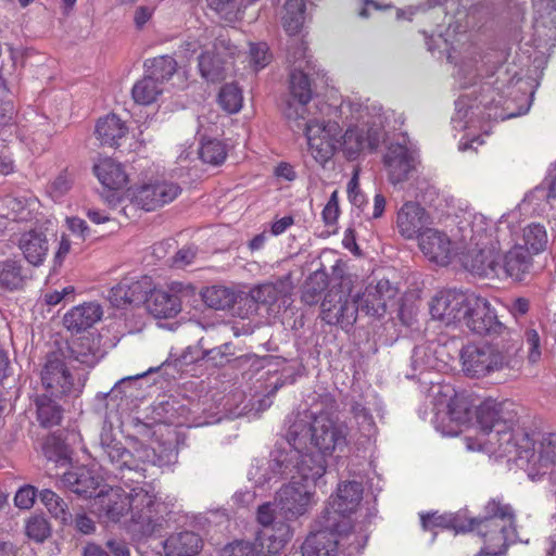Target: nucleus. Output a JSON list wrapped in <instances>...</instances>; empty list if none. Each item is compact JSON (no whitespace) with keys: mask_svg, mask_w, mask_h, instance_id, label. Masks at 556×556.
Returning <instances> with one entry per match:
<instances>
[{"mask_svg":"<svg viewBox=\"0 0 556 556\" xmlns=\"http://www.w3.org/2000/svg\"><path fill=\"white\" fill-rule=\"evenodd\" d=\"M501 240L507 235L514 236L513 240H519L525 251L529 252L532 256L544 252L548 247V235L544 225L540 223H530L517 232L510 229L503 230Z\"/></svg>","mask_w":556,"mask_h":556,"instance_id":"obj_26","label":"nucleus"},{"mask_svg":"<svg viewBox=\"0 0 556 556\" xmlns=\"http://www.w3.org/2000/svg\"><path fill=\"white\" fill-rule=\"evenodd\" d=\"M291 527L287 522H277L258 533V543L263 552L276 555L285 548L292 538Z\"/></svg>","mask_w":556,"mask_h":556,"instance_id":"obj_31","label":"nucleus"},{"mask_svg":"<svg viewBox=\"0 0 556 556\" xmlns=\"http://www.w3.org/2000/svg\"><path fill=\"white\" fill-rule=\"evenodd\" d=\"M380 129L377 127H349L342 136L341 147L348 159L354 160L364 150H375L380 142Z\"/></svg>","mask_w":556,"mask_h":556,"instance_id":"obj_21","label":"nucleus"},{"mask_svg":"<svg viewBox=\"0 0 556 556\" xmlns=\"http://www.w3.org/2000/svg\"><path fill=\"white\" fill-rule=\"evenodd\" d=\"M283 29L290 35L299 34L305 21V1L287 0L283 5L281 17Z\"/></svg>","mask_w":556,"mask_h":556,"instance_id":"obj_40","label":"nucleus"},{"mask_svg":"<svg viewBox=\"0 0 556 556\" xmlns=\"http://www.w3.org/2000/svg\"><path fill=\"white\" fill-rule=\"evenodd\" d=\"M502 229L475 230L469 247L460 253L462 266L472 275L479 277H498V253L503 249Z\"/></svg>","mask_w":556,"mask_h":556,"instance_id":"obj_9","label":"nucleus"},{"mask_svg":"<svg viewBox=\"0 0 556 556\" xmlns=\"http://www.w3.org/2000/svg\"><path fill=\"white\" fill-rule=\"evenodd\" d=\"M526 341L529 345V358L532 362H535L536 358L540 357L541 351H540V336L536 330L529 329L526 331Z\"/></svg>","mask_w":556,"mask_h":556,"instance_id":"obj_64","label":"nucleus"},{"mask_svg":"<svg viewBox=\"0 0 556 556\" xmlns=\"http://www.w3.org/2000/svg\"><path fill=\"white\" fill-rule=\"evenodd\" d=\"M181 193L178 184L157 180L144 184L131 191L132 202L147 212L154 211L174 201Z\"/></svg>","mask_w":556,"mask_h":556,"instance_id":"obj_15","label":"nucleus"},{"mask_svg":"<svg viewBox=\"0 0 556 556\" xmlns=\"http://www.w3.org/2000/svg\"><path fill=\"white\" fill-rule=\"evenodd\" d=\"M37 420L43 428L59 426L63 419V408L48 393L37 395L35 399Z\"/></svg>","mask_w":556,"mask_h":556,"instance_id":"obj_37","label":"nucleus"},{"mask_svg":"<svg viewBox=\"0 0 556 556\" xmlns=\"http://www.w3.org/2000/svg\"><path fill=\"white\" fill-rule=\"evenodd\" d=\"M41 503L47 507L53 518L62 525H68L71 513L66 502L50 489H45L39 493Z\"/></svg>","mask_w":556,"mask_h":556,"instance_id":"obj_45","label":"nucleus"},{"mask_svg":"<svg viewBox=\"0 0 556 556\" xmlns=\"http://www.w3.org/2000/svg\"><path fill=\"white\" fill-rule=\"evenodd\" d=\"M462 320L479 336L500 334L505 329L486 299L480 296H468Z\"/></svg>","mask_w":556,"mask_h":556,"instance_id":"obj_14","label":"nucleus"},{"mask_svg":"<svg viewBox=\"0 0 556 556\" xmlns=\"http://www.w3.org/2000/svg\"><path fill=\"white\" fill-rule=\"evenodd\" d=\"M242 91L236 84H226L218 93L219 105L228 113H237L242 106Z\"/></svg>","mask_w":556,"mask_h":556,"instance_id":"obj_47","label":"nucleus"},{"mask_svg":"<svg viewBox=\"0 0 556 556\" xmlns=\"http://www.w3.org/2000/svg\"><path fill=\"white\" fill-rule=\"evenodd\" d=\"M419 239V248L433 263L446 266L451 261L452 242L443 231L429 228L425 229Z\"/></svg>","mask_w":556,"mask_h":556,"instance_id":"obj_24","label":"nucleus"},{"mask_svg":"<svg viewBox=\"0 0 556 556\" xmlns=\"http://www.w3.org/2000/svg\"><path fill=\"white\" fill-rule=\"evenodd\" d=\"M103 316V309L97 302H85L74 306L63 317L64 326L73 332H81L91 328Z\"/></svg>","mask_w":556,"mask_h":556,"instance_id":"obj_27","label":"nucleus"},{"mask_svg":"<svg viewBox=\"0 0 556 556\" xmlns=\"http://www.w3.org/2000/svg\"><path fill=\"white\" fill-rule=\"evenodd\" d=\"M62 483L73 493L91 497L99 486V479L89 469L78 467L66 471L62 477Z\"/></svg>","mask_w":556,"mask_h":556,"instance_id":"obj_30","label":"nucleus"},{"mask_svg":"<svg viewBox=\"0 0 556 556\" xmlns=\"http://www.w3.org/2000/svg\"><path fill=\"white\" fill-rule=\"evenodd\" d=\"M206 5L227 23L240 20V5L238 0H205Z\"/></svg>","mask_w":556,"mask_h":556,"instance_id":"obj_49","label":"nucleus"},{"mask_svg":"<svg viewBox=\"0 0 556 556\" xmlns=\"http://www.w3.org/2000/svg\"><path fill=\"white\" fill-rule=\"evenodd\" d=\"M162 92L163 86L149 74L138 80L131 89L132 99L136 103L142 105L155 102Z\"/></svg>","mask_w":556,"mask_h":556,"instance_id":"obj_41","label":"nucleus"},{"mask_svg":"<svg viewBox=\"0 0 556 556\" xmlns=\"http://www.w3.org/2000/svg\"><path fill=\"white\" fill-rule=\"evenodd\" d=\"M485 516L483 518H471L468 521H475L473 530L484 538L485 546L478 556H500L505 553L507 542L514 532L515 515L508 504L498 500H491L484 507Z\"/></svg>","mask_w":556,"mask_h":556,"instance_id":"obj_8","label":"nucleus"},{"mask_svg":"<svg viewBox=\"0 0 556 556\" xmlns=\"http://www.w3.org/2000/svg\"><path fill=\"white\" fill-rule=\"evenodd\" d=\"M18 248L28 263L39 266L46 260L49 242L42 231L29 230L21 236Z\"/></svg>","mask_w":556,"mask_h":556,"instance_id":"obj_29","label":"nucleus"},{"mask_svg":"<svg viewBox=\"0 0 556 556\" xmlns=\"http://www.w3.org/2000/svg\"><path fill=\"white\" fill-rule=\"evenodd\" d=\"M233 345L231 343H225L217 348L207 350L204 353V357L211 361L215 366L222 367L229 362V356H232Z\"/></svg>","mask_w":556,"mask_h":556,"instance_id":"obj_51","label":"nucleus"},{"mask_svg":"<svg viewBox=\"0 0 556 556\" xmlns=\"http://www.w3.org/2000/svg\"><path fill=\"white\" fill-rule=\"evenodd\" d=\"M201 296L206 306L216 311L230 308L236 301L235 292L224 286L207 287Z\"/></svg>","mask_w":556,"mask_h":556,"instance_id":"obj_42","label":"nucleus"},{"mask_svg":"<svg viewBox=\"0 0 556 556\" xmlns=\"http://www.w3.org/2000/svg\"><path fill=\"white\" fill-rule=\"evenodd\" d=\"M255 547L247 541H235L227 544L219 553V556H254Z\"/></svg>","mask_w":556,"mask_h":556,"instance_id":"obj_53","label":"nucleus"},{"mask_svg":"<svg viewBox=\"0 0 556 556\" xmlns=\"http://www.w3.org/2000/svg\"><path fill=\"white\" fill-rule=\"evenodd\" d=\"M45 455L50 460H66L64 444L55 438L48 439L43 446Z\"/></svg>","mask_w":556,"mask_h":556,"instance_id":"obj_59","label":"nucleus"},{"mask_svg":"<svg viewBox=\"0 0 556 556\" xmlns=\"http://www.w3.org/2000/svg\"><path fill=\"white\" fill-rule=\"evenodd\" d=\"M326 473L323 457L276 446L264 466L249 471L250 480L264 486L273 479H289L276 493V505L286 520L305 515L314 504L315 488Z\"/></svg>","mask_w":556,"mask_h":556,"instance_id":"obj_1","label":"nucleus"},{"mask_svg":"<svg viewBox=\"0 0 556 556\" xmlns=\"http://www.w3.org/2000/svg\"><path fill=\"white\" fill-rule=\"evenodd\" d=\"M197 250L192 247H185L176 252L173 257V266L182 268L187 265L192 264L195 258Z\"/></svg>","mask_w":556,"mask_h":556,"instance_id":"obj_62","label":"nucleus"},{"mask_svg":"<svg viewBox=\"0 0 556 556\" xmlns=\"http://www.w3.org/2000/svg\"><path fill=\"white\" fill-rule=\"evenodd\" d=\"M289 89L290 98L286 101L283 115L294 132H304L308 150L316 162L325 164L336 151L338 141L333 135L338 125L308 117L306 105L312 100L313 90L308 75L301 65L291 72Z\"/></svg>","mask_w":556,"mask_h":556,"instance_id":"obj_3","label":"nucleus"},{"mask_svg":"<svg viewBox=\"0 0 556 556\" xmlns=\"http://www.w3.org/2000/svg\"><path fill=\"white\" fill-rule=\"evenodd\" d=\"M213 39L211 48L205 49L199 56L201 76L207 81L224 79L227 65L238 53V47L231 41L227 30L219 29L218 34L210 33Z\"/></svg>","mask_w":556,"mask_h":556,"instance_id":"obj_12","label":"nucleus"},{"mask_svg":"<svg viewBox=\"0 0 556 556\" xmlns=\"http://www.w3.org/2000/svg\"><path fill=\"white\" fill-rule=\"evenodd\" d=\"M65 359L66 355L61 349L49 352L40 372L42 388L50 396L55 399L77 395L81 391L83 386L75 382Z\"/></svg>","mask_w":556,"mask_h":556,"instance_id":"obj_11","label":"nucleus"},{"mask_svg":"<svg viewBox=\"0 0 556 556\" xmlns=\"http://www.w3.org/2000/svg\"><path fill=\"white\" fill-rule=\"evenodd\" d=\"M359 306L355 294L344 283L331 287L320 304V318L328 325L349 330L357 319Z\"/></svg>","mask_w":556,"mask_h":556,"instance_id":"obj_10","label":"nucleus"},{"mask_svg":"<svg viewBox=\"0 0 556 556\" xmlns=\"http://www.w3.org/2000/svg\"><path fill=\"white\" fill-rule=\"evenodd\" d=\"M275 509L271 503H264L257 509V521L263 526V529L275 526L278 521L274 517Z\"/></svg>","mask_w":556,"mask_h":556,"instance_id":"obj_63","label":"nucleus"},{"mask_svg":"<svg viewBox=\"0 0 556 556\" xmlns=\"http://www.w3.org/2000/svg\"><path fill=\"white\" fill-rule=\"evenodd\" d=\"M127 132V126L115 114L100 118L96 125V135L101 146L116 147Z\"/></svg>","mask_w":556,"mask_h":556,"instance_id":"obj_35","label":"nucleus"},{"mask_svg":"<svg viewBox=\"0 0 556 556\" xmlns=\"http://www.w3.org/2000/svg\"><path fill=\"white\" fill-rule=\"evenodd\" d=\"M68 525H73L74 529L84 535L92 534L97 529L94 520L86 513H77L74 517L71 515Z\"/></svg>","mask_w":556,"mask_h":556,"instance_id":"obj_56","label":"nucleus"},{"mask_svg":"<svg viewBox=\"0 0 556 556\" xmlns=\"http://www.w3.org/2000/svg\"><path fill=\"white\" fill-rule=\"evenodd\" d=\"M25 532L36 543H43L51 535V526L43 516L35 515L26 521Z\"/></svg>","mask_w":556,"mask_h":556,"instance_id":"obj_50","label":"nucleus"},{"mask_svg":"<svg viewBox=\"0 0 556 556\" xmlns=\"http://www.w3.org/2000/svg\"><path fill=\"white\" fill-rule=\"evenodd\" d=\"M68 357L87 367H93L102 357V351L93 337L86 336L73 341L68 346Z\"/></svg>","mask_w":556,"mask_h":556,"instance_id":"obj_36","label":"nucleus"},{"mask_svg":"<svg viewBox=\"0 0 556 556\" xmlns=\"http://www.w3.org/2000/svg\"><path fill=\"white\" fill-rule=\"evenodd\" d=\"M184 290L182 285L175 282L169 290L153 289L144 298L148 312L155 318H173L181 311V299L179 293Z\"/></svg>","mask_w":556,"mask_h":556,"instance_id":"obj_20","label":"nucleus"},{"mask_svg":"<svg viewBox=\"0 0 556 556\" xmlns=\"http://www.w3.org/2000/svg\"><path fill=\"white\" fill-rule=\"evenodd\" d=\"M424 530L434 528L452 529L456 533L467 532L473 529L475 521L463 520L459 515H438L437 513L420 516Z\"/></svg>","mask_w":556,"mask_h":556,"instance_id":"obj_38","label":"nucleus"},{"mask_svg":"<svg viewBox=\"0 0 556 556\" xmlns=\"http://www.w3.org/2000/svg\"><path fill=\"white\" fill-rule=\"evenodd\" d=\"M203 547V540L197 532L179 531L172 533L164 542L166 556H194Z\"/></svg>","mask_w":556,"mask_h":556,"instance_id":"obj_28","label":"nucleus"},{"mask_svg":"<svg viewBox=\"0 0 556 556\" xmlns=\"http://www.w3.org/2000/svg\"><path fill=\"white\" fill-rule=\"evenodd\" d=\"M128 438L134 442V452L115 438L112 429H102L97 446V457L102 468L121 479L125 477L126 471L135 472L138 478H146L144 472L149 465L162 467L169 462L154 448L141 443L138 438Z\"/></svg>","mask_w":556,"mask_h":556,"instance_id":"obj_6","label":"nucleus"},{"mask_svg":"<svg viewBox=\"0 0 556 556\" xmlns=\"http://www.w3.org/2000/svg\"><path fill=\"white\" fill-rule=\"evenodd\" d=\"M532 268V255L522 249L519 240H515L514 245L503 255L502 264L498 263V271L503 270L514 281L526 280Z\"/></svg>","mask_w":556,"mask_h":556,"instance_id":"obj_23","label":"nucleus"},{"mask_svg":"<svg viewBox=\"0 0 556 556\" xmlns=\"http://www.w3.org/2000/svg\"><path fill=\"white\" fill-rule=\"evenodd\" d=\"M328 287V276L323 270L311 274L302 287L301 300L306 305H315Z\"/></svg>","mask_w":556,"mask_h":556,"instance_id":"obj_43","label":"nucleus"},{"mask_svg":"<svg viewBox=\"0 0 556 556\" xmlns=\"http://www.w3.org/2000/svg\"><path fill=\"white\" fill-rule=\"evenodd\" d=\"M147 290L142 283L132 279H124L109 292V300L113 306L119 308L128 304H138L144 301Z\"/></svg>","mask_w":556,"mask_h":556,"instance_id":"obj_32","label":"nucleus"},{"mask_svg":"<svg viewBox=\"0 0 556 556\" xmlns=\"http://www.w3.org/2000/svg\"><path fill=\"white\" fill-rule=\"evenodd\" d=\"M351 412L359 428L370 433L375 427L374 418L370 412L361 403H354L352 405Z\"/></svg>","mask_w":556,"mask_h":556,"instance_id":"obj_54","label":"nucleus"},{"mask_svg":"<svg viewBox=\"0 0 556 556\" xmlns=\"http://www.w3.org/2000/svg\"><path fill=\"white\" fill-rule=\"evenodd\" d=\"M93 173L104 187L122 189L127 184V175L121 163L111 157L100 159L93 166Z\"/></svg>","mask_w":556,"mask_h":556,"instance_id":"obj_34","label":"nucleus"},{"mask_svg":"<svg viewBox=\"0 0 556 556\" xmlns=\"http://www.w3.org/2000/svg\"><path fill=\"white\" fill-rule=\"evenodd\" d=\"M292 282L290 275L277 278L275 281H268L254 287L250 291L251 299L264 306H273L282 301L285 304L291 294Z\"/></svg>","mask_w":556,"mask_h":556,"instance_id":"obj_25","label":"nucleus"},{"mask_svg":"<svg viewBox=\"0 0 556 556\" xmlns=\"http://www.w3.org/2000/svg\"><path fill=\"white\" fill-rule=\"evenodd\" d=\"M479 438L466 437L470 451H483L496 457L529 462L534 456L530 434L519 426L513 403L488 399L476 407Z\"/></svg>","mask_w":556,"mask_h":556,"instance_id":"obj_2","label":"nucleus"},{"mask_svg":"<svg viewBox=\"0 0 556 556\" xmlns=\"http://www.w3.org/2000/svg\"><path fill=\"white\" fill-rule=\"evenodd\" d=\"M165 506L144 488H134L129 494L112 492L102 505L105 517L117 522L130 510L131 529L142 536H151L163 530Z\"/></svg>","mask_w":556,"mask_h":556,"instance_id":"obj_5","label":"nucleus"},{"mask_svg":"<svg viewBox=\"0 0 556 556\" xmlns=\"http://www.w3.org/2000/svg\"><path fill=\"white\" fill-rule=\"evenodd\" d=\"M519 343L508 346L500 343L467 344L460 351L463 371L468 377L482 378L520 364Z\"/></svg>","mask_w":556,"mask_h":556,"instance_id":"obj_7","label":"nucleus"},{"mask_svg":"<svg viewBox=\"0 0 556 556\" xmlns=\"http://www.w3.org/2000/svg\"><path fill=\"white\" fill-rule=\"evenodd\" d=\"M271 55L268 52V47L264 42L253 43L250 47V60L255 70L264 68L270 62Z\"/></svg>","mask_w":556,"mask_h":556,"instance_id":"obj_52","label":"nucleus"},{"mask_svg":"<svg viewBox=\"0 0 556 556\" xmlns=\"http://www.w3.org/2000/svg\"><path fill=\"white\" fill-rule=\"evenodd\" d=\"M383 164L391 184H400L409 178L416 167V159L406 144L392 142L383 155Z\"/></svg>","mask_w":556,"mask_h":556,"instance_id":"obj_19","label":"nucleus"},{"mask_svg":"<svg viewBox=\"0 0 556 556\" xmlns=\"http://www.w3.org/2000/svg\"><path fill=\"white\" fill-rule=\"evenodd\" d=\"M533 443L534 456L529 462H522V459H511L510 462L516 463L519 467L528 465L540 467H547L556 462V433H545L541 435L540 440H535L530 437Z\"/></svg>","mask_w":556,"mask_h":556,"instance_id":"obj_33","label":"nucleus"},{"mask_svg":"<svg viewBox=\"0 0 556 556\" xmlns=\"http://www.w3.org/2000/svg\"><path fill=\"white\" fill-rule=\"evenodd\" d=\"M27 275L21 261L7 258L0 261V288L14 291L23 288Z\"/></svg>","mask_w":556,"mask_h":556,"instance_id":"obj_39","label":"nucleus"},{"mask_svg":"<svg viewBox=\"0 0 556 556\" xmlns=\"http://www.w3.org/2000/svg\"><path fill=\"white\" fill-rule=\"evenodd\" d=\"M346 435V427L327 415H318L312 421L296 415L287 430V446L280 447L323 457L326 462L327 456L344 451L348 445Z\"/></svg>","mask_w":556,"mask_h":556,"instance_id":"obj_4","label":"nucleus"},{"mask_svg":"<svg viewBox=\"0 0 556 556\" xmlns=\"http://www.w3.org/2000/svg\"><path fill=\"white\" fill-rule=\"evenodd\" d=\"M399 290L388 279H380L376 283L370 282L362 294L356 293L361 312L370 316H382L387 306L392 302Z\"/></svg>","mask_w":556,"mask_h":556,"instance_id":"obj_16","label":"nucleus"},{"mask_svg":"<svg viewBox=\"0 0 556 556\" xmlns=\"http://www.w3.org/2000/svg\"><path fill=\"white\" fill-rule=\"evenodd\" d=\"M199 155L204 163L219 165L226 160L227 152L219 140L208 139L201 143Z\"/></svg>","mask_w":556,"mask_h":556,"instance_id":"obj_48","label":"nucleus"},{"mask_svg":"<svg viewBox=\"0 0 556 556\" xmlns=\"http://www.w3.org/2000/svg\"><path fill=\"white\" fill-rule=\"evenodd\" d=\"M446 416L456 427L466 425L471 419V402L468 396L455 394L447 403Z\"/></svg>","mask_w":556,"mask_h":556,"instance_id":"obj_44","label":"nucleus"},{"mask_svg":"<svg viewBox=\"0 0 556 556\" xmlns=\"http://www.w3.org/2000/svg\"><path fill=\"white\" fill-rule=\"evenodd\" d=\"M144 65L148 67V74L153 76L162 86L165 81L169 80L177 71V62L169 55L148 60Z\"/></svg>","mask_w":556,"mask_h":556,"instance_id":"obj_46","label":"nucleus"},{"mask_svg":"<svg viewBox=\"0 0 556 556\" xmlns=\"http://www.w3.org/2000/svg\"><path fill=\"white\" fill-rule=\"evenodd\" d=\"M66 223L72 233L76 235L81 241L91 237V230L84 219L79 217H68Z\"/></svg>","mask_w":556,"mask_h":556,"instance_id":"obj_61","label":"nucleus"},{"mask_svg":"<svg viewBox=\"0 0 556 556\" xmlns=\"http://www.w3.org/2000/svg\"><path fill=\"white\" fill-rule=\"evenodd\" d=\"M428 224H430L429 215L416 202H406L397 212L396 226L405 239L419 238L425 229H429Z\"/></svg>","mask_w":556,"mask_h":556,"instance_id":"obj_22","label":"nucleus"},{"mask_svg":"<svg viewBox=\"0 0 556 556\" xmlns=\"http://www.w3.org/2000/svg\"><path fill=\"white\" fill-rule=\"evenodd\" d=\"M208 36L210 34H205L198 39L189 38L185 40L179 47L180 52L186 58H189L197 53L200 49H207Z\"/></svg>","mask_w":556,"mask_h":556,"instance_id":"obj_58","label":"nucleus"},{"mask_svg":"<svg viewBox=\"0 0 556 556\" xmlns=\"http://www.w3.org/2000/svg\"><path fill=\"white\" fill-rule=\"evenodd\" d=\"M340 516L321 513L313 531L301 546L302 556H337L339 536L348 529L340 526Z\"/></svg>","mask_w":556,"mask_h":556,"instance_id":"obj_13","label":"nucleus"},{"mask_svg":"<svg viewBox=\"0 0 556 556\" xmlns=\"http://www.w3.org/2000/svg\"><path fill=\"white\" fill-rule=\"evenodd\" d=\"M469 295L456 290H443L431 300L430 314L433 319L450 326L462 320Z\"/></svg>","mask_w":556,"mask_h":556,"instance_id":"obj_17","label":"nucleus"},{"mask_svg":"<svg viewBox=\"0 0 556 556\" xmlns=\"http://www.w3.org/2000/svg\"><path fill=\"white\" fill-rule=\"evenodd\" d=\"M346 191L349 200L353 205L362 207L366 203L365 194L359 189L357 170L354 172L352 178L348 182Z\"/></svg>","mask_w":556,"mask_h":556,"instance_id":"obj_57","label":"nucleus"},{"mask_svg":"<svg viewBox=\"0 0 556 556\" xmlns=\"http://www.w3.org/2000/svg\"><path fill=\"white\" fill-rule=\"evenodd\" d=\"M340 208H339V198L338 191H333L323 210V219L327 225L334 224L339 217Z\"/></svg>","mask_w":556,"mask_h":556,"instance_id":"obj_60","label":"nucleus"},{"mask_svg":"<svg viewBox=\"0 0 556 556\" xmlns=\"http://www.w3.org/2000/svg\"><path fill=\"white\" fill-rule=\"evenodd\" d=\"M364 488L358 481H344L338 484L337 493L331 497L330 507H326L321 513L340 516V526L349 529L350 523L346 516L354 513L363 500Z\"/></svg>","mask_w":556,"mask_h":556,"instance_id":"obj_18","label":"nucleus"},{"mask_svg":"<svg viewBox=\"0 0 556 556\" xmlns=\"http://www.w3.org/2000/svg\"><path fill=\"white\" fill-rule=\"evenodd\" d=\"M37 496V490L26 484L17 490L14 496V504L21 509H29L33 507Z\"/></svg>","mask_w":556,"mask_h":556,"instance_id":"obj_55","label":"nucleus"}]
</instances>
